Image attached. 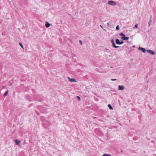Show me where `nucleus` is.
Segmentation results:
<instances>
[{"label":"nucleus","instance_id":"nucleus-1","mask_svg":"<svg viewBox=\"0 0 156 156\" xmlns=\"http://www.w3.org/2000/svg\"><path fill=\"white\" fill-rule=\"evenodd\" d=\"M108 4L113 6L116 5V3L115 1H109L108 2Z\"/></svg>","mask_w":156,"mask_h":156},{"label":"nucleus","instance_id":"nucleus-2","mask_svg":"<svg viewBox=\"0 0 156 156\" xmlns=\"http://www.w3.org/2000/svg\"><path fill=\"white\" fill-rule=\"evenodd\" d=\"M139 49L143 53H145V52H146V49H145V48H142V47H139Z\"/></svg>","mask_w":156,"mask_h":156},{"label":"nucleus","instance_id":"nucleus-3","mask_svg":"<svg viewBox=\"0 0 156 156\" xmlns=\"http://www.w3.org/2000/svg\"><path fill=\"white\" fill-rule=\"evenodd\" d=\"M124 89V87L123 85H119L118 86V90H123Z\"/></svg>","mask_w":156,"mask_h":156},{"label":"nucleus","instance_id":"nucleus-4","mask_svg":"<svg viewBox=\"0 0 156 156\" xmlns=\"http://www.w3.org/2000/svg\"><path fill=\"white\" fill-rule=\"evenodd\" d=\"M51 25L48 22H46L45 23V26L46 28L49 27Z\"/></svg>","mask_w":156,"mask_h":156},{"label":"nucleus","instance_id":"nucleus-5","mask_svg":"<svg viewBox=\"0 0 156 156\" xmlns=\"http://www.w3.org/2000/svg\"><path fill=\"white\" fill-rule=\"evenodd\" d=\"M68 78L69 79V81L71 82L76 81L74 78L70 79L69 77H68Z\"/></svg>","mask_w":156,"mask_h":156},{"label":"nucleus","instance_id":"nucleus-6","mask_svg":"<svg viewBox=\"0 0 156 156\" xmlns=\"http://www.w3.org/2000/svg\"><path fill=\"white\" fill-rule=\"evenodd\" d=\"M103 51H104L107 52H109L111 51L109 49L107 48H105Z\"/></svg>","mask_w":156,"mask_h":156},{"label":"nucleus","instance_id":"nucleus-7","mask_svg":"<svg viewBox=\"0 0 156 156\" xmlns=\"http://www.w3.org/2000/svg\"><path fill=\"white\" fill-rule=\"evenodd\" d=\"M115 42L116 44H120V41L118 39H116L115 40Z\"/></svg>","mask_w":156,"mask_h":156},{"label":"nucleus","instance_id":"nucleus-8","mask_svg":"<svg viewBox=\"0 0 156 156\" xmlns=\"http://www.w3.org/2000/svg\"><path fill=\"white\" fill-rule=\"evenodd\" d=\"M15 141L16 144L17 145H19L20 142V140H15Z\"/></svg>","mask_w":156,"mask_h":156},{"label":"nucleus","instance_id":"nucleus-9","mask_svg":"<svg viewBox=\"0 0 156 156\" xmlns=\"http://www.w3.org/2000/svg\"><path fill=\"white\" fill-rule=\"evenodd\" d=\"M129 39V37H126V36H125V37H124L122 39L123 40H128Z\"/></svg>","mask_w":156,"mask_h":156},{"label":"nucleus","instance_id":"nucleus-10","mask_svg":"<svg viewBox=\"0 0 156 156\" xmlns=\"http://www.w3.org/2000/svg\"><path fill=\"white\" fill-rule=\"evenodd\" d=\"M112 46L114 48H118L120 47V46H116L115 44V43L112 44Z\"/></svg>","mask_w":156,"mask_h":156},{"label":"nucleus","instance_id":"nucleus-11","mask_svg":"<svg viewBox=\"0 0 156 156\" xmlns=\"http://www.w3.org/2000/svg\"><path fill=\"white\" fill-rule=\"evenodd\" d=\"M119 35L122 37L121 38L122 39L125 36V35L123 33H120L119 34Z\"/></svg>","mask_w":156,"mask_h":156},{"label":"nucleus","instance_id":"nucleus-12","mask_svg":"<svg viewBox=\"0 0 156 156\" xmlns=\"http://www.w3.org/2000/svg\"><path fill=\"white\" fill-rule=\"evenodd\" d=\"M108 107L109 109L110 110H113V108L111 105L110 104H108Z\"/></svg>","mask_w":156,"mask_h":156},{"label":"nucleus","instance_id":"nucleus-13","mask_svg":"<svg viewBox=\"0 0 156 156\" xmlns=\"http://www.w3.org/2000/svg\"><path fill=\"white\" fill-rule=\"evenodd\" d=\"M150 53L151 55H154L155 54V52H154V51H153L151 50V51H150Z\"/></svg>","mask_w":156,"mask_h":156},{"label":"nucleus","instance_id":"nucleus-14","mask_svg":"<svg viewBox=\"0 0 156 156\" xmlns=\"http://www.w3.org/2000/svg\"><path fill=\"white\" fill-rule=\"evenodd\" d=\"M102 156H111V155L109 154H105Z\"/></svg>","mask_w":156,"mask_h":156},{"label":"nucleus","instance_id":"nucleus-15","mask_svg":"<svg viewBox=\"0 0 156 156\" xmlns=\"http://www.w3.org/2000/svg\"><path fill=\"white\" fill-rule=\"evenodd\" d=\"M151 18L150 19V20L148 22V27H150L151 25Z\"/></svg>","mask_w":156,"mask_h":156},{"label":"nucleus","instance_id":"nucleus-16","mask_svg":"<svg viewBox=\"0 0 156 156\" xmlns=\"http://www.w3.org/2000/svg\"><path fill=\"white\" fill-rule=\"evenodd\" d=\"M19 45H20V46L23 48V46L22 44L21 43H19Z\"/></svg>","mask_w":156,"mask_h":156},{"label":"nucleus","instance_id":"nucleus-17","mask_svg":"<svg viewBox=\"0 0 156 156\" xmlns=\"http://www.w3.org/2000/svg\"><path fill=\"white\" fill-rule=\"evenodd\" d=\"M8 94V91H7L6 92H5V93H4V96H6Z\"/></svg>","mask_w":156,"mask_h":156},{"label":"nucleus","instance_id":"nucleus-18","mask_svg":"<svg viewBox=\"0 0 156 156\" xmlns=\"http://www.w3.org/2000/svg\"><path fill=\"white\" fill-rule=\"evenodd\" d=\"M116 29L117 30H119V25H117L116 27Z\"/></svg>","mask_w":156,"mask_h":156},{"label":"nucleus","instance_id":"nucleus-19","mask_svg":"<svg viewBox=\"0 0 156 156\" xmlns=\"http://www.w3.org/2000/svg\"><path fill=\"white\" fill-rule=\"evenodd\" d=\"M151 51V50L148 49V50H146V51L147 53H150V52Z\"/></svg>","mask_w":156,"mask_h":156},{"label":"nucleus","instance_id":"nucleus-20","mask_svg":"<svg viewBox=\"0 0 156 156\" xmlns=\"http://www.w3.org/2000/svg\"><path fill=\"white\" fill-rule=\"evenodd\" d=\"M111 43H112V44L115 43L114 41V40L113 39H112L111 40Z\"/></svg>","mask_w":156,"mask_h":156},{"label":"nucleus","instance_id":"nucleus-21","mask_svg":"<svg viewBox=\"0 0 156 156\" xmlns=\"http://www.w3.org/2000/svg\"><path fill=\"white\" fill-rule=\"evenodd\" d=\"M138 24H136L135 25V26H134V27L135 28H137L138 27Z\"/></svg>","mask_w":156,"mask_h":156},{"label":"nucleus","instance_id":"nucleus-22","mask_svg":"<svg viewBox=\"0 0 156 156\" xmlns=\"http://www.w3.org/2000/svg\"><path fill=\"white\" fill-rule=\"evenodd\" d=\"M123 41H120V44H123Z\"/></svg>","mask_w":156,"mask_h":156},{"label":"nucleus","instance_id":"nucleus-23","mask_svg":"<svg viewBox=\"0 0 156 156\" xmlns=\"http://www.w3.org/2000/svg\"><path fill=\"white\" fill-rule=\"evenodd\" d=\"M77 98H78L79 101H80V98L79 96H77Z\"/></svg>","mask_w":156,"mask_h":156},{"label":"nucleus","instance_id":"nucleus-24","mask_svg":"<svg viewBox=\"0 0 156 156\" xmlns=\"http://www.w3.org/2000/svg\"><path fill=\"white\" fill-rule=\"evenodd\" d=\"M116 80H117V79H111V80L113 81H115Z\"/></svg>","mask_w":156,"mask_h":156},{"label":"nucleus","instance_id":"nucleus-25","mask_svg":"<svg viewBox=\"0 0 156 156\" xmlns=\"http://www.w3.org/2000/svg\"><path fill=\"white\" fill-rule=\"evenodd\" d=\"M79 42H80V44L82 45V41H81V40H80L79 41Z\"/></svg>","mask_w":156,"mask_h":156},{"label":"nucleus","instance_id":"nucleus-26","mask_svg":"<svg viewBox=\"0 0 156 156\" xmlns=\"http://www.w3.org/2000/svg\"><path fill=\"white\" fill-rule=\"evenodd\" d=\"M107 26H108V27H110L111 26V25H110V24L108 23H107Z\"/></svg>","mask_w":156,"mask_h":156},{"label":"nucleus","instance_id":"nucleus-27","mask_svg":"<svg viewBox=\"0 0 156 156\" xmlns=\"http://www.w3.org/2000/svg\"><path fill=\"white\" fill-rule=\"evenodd\" d=\"M133 48H135V45H133Z\"/></svg>","mask_w":156,"mask_h":156},{"label":"nucleus","instance_id":"nucleus-28","mask_svg":"<svg viewBox=\"0 0 156 156\" xmlns=\"http://www.w3.org/2000/svg\"><path fill=\"white\" fill-rule=\"evenodd\" d=\"M100 27H102V26L101 25H100Z\"/></svg>","mask_w":156,"mask_h":156},{"label":"nucleus","instance_id":"nucleus-29","mask_svg":"<svg viewBox=\"0 0 156 156\" xmlns=\"http://www.w3.org/2000/svg\"><path fill=\"white\" fill-rule=\"evenodd\" d=\"M12 85V84L11 83V84H10V86H11Z\"/></svg>","mask_w":156,"mask_h":156}]
</instances>
